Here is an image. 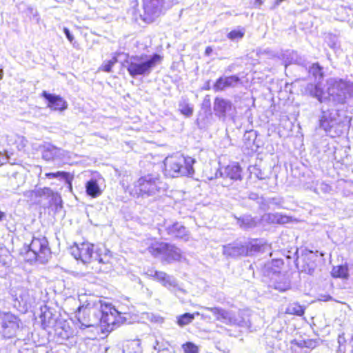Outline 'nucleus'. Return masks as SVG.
Returning <instances> with one entry per match:
<instances>
[{
    "mask_svg": "<svg viewBox=\"0 0 353 353\" xmlns=\"http://www.w3.org/2000/svg\"><path fill=\"white\" fill-rule=\"evenodd\" d=\"M72 254L84 264H92L91 268L94 273H108L114 270V258L105 247H99L94 250V245L89 242L76 244Z\"/></svg>",
    "mask_w": 353,
    "mask_h": 353,
    "instance_id": "obj_1",
    "label": "nucleus"
},
{
    "mask_svg": "<svg viewBox=\"0 0 353 353\" xmlns=\"http://www.w3.org/2000/svg\"><path fill=\"white\" fill-rule=\"evenodd\" d=\"M196 160L190 156L179 152L167 156L163 160V171L167 177L192 176Z\"/></svg>",
    "mask_w": 353,
    "mask_h": 353,
    "instance_id": "obj_2",
    "label": "nucleus"
},
{
    "mask_svg": "<svg viewBox=\"0 0 353 353\" xmlns=\"http://www.w3.org/2000/svg\"><path fill=\"white\" fill-rule=\"evenodd\" d=\"M19 255L30 263H44L50 258L51 251L45 237H33L30 244L23 245L19 250Z\"/></svg>",
    "mask_w": 353,
    "mask_h": 353,
    "instance_id": "obj_3",
    "label": "nucleus"
},
{
    "mask_svg": "<svg viewBox=\"0 0 353 353\" xmlns=\"http://www.w3.org/2000/svg\"><path fill=\"white\" fill-rule=\"evenodd\" d=\"M160 183L152 174L142 176L134 183L130 194L137 198L154 196L160 191Z\"/></svg>",
    "mask_w": 353,
    "mask_h": 353,
    "instance_id": "obj_4",
    "label": "nucleus"
},
{
    "mask_svg": "<svg viewBox=\"0 0 353 353\" xmlns=\"http://www.w3.org/2000/svg\"><path fill=\"white\" fill-rule=\"evenodd\" d=\"M99 325L102 332H110L120 323V312L110 303L99 302Z\"/></svg>",
    "mask_w": 353,
    "mask_h": 353,
    "instance_id": "obj_5",
    "label": "nucleus"
},
{
    "mask_svg": "<svg viewBox=\"0 0 353 353\" xmlns=\"http://www.w3.org/2000/svg\"><path fill=\"white\" fill-rule=\"evenodd\" d=\"M163 60V57L159 54H154L150 59L145 61H141V57L134 56L131 58L127 68L130 75L134 77L138 75H143L149 73L151 69L156 65L160 63Z\"/></svg>",
    "mask_w": 353,
    "mask_h": 353,
    "instance_id": "obj_6",
    "label": "nucleus"
},
{
    "mask_svg": "<svg viewBox=\"0 0 353 353\" xmlns=\"http://www.w3.org/2000/svg\"><path fill=\"white\" fill-rule=\"evenodd\" d=\"M98 305L99 303H88L79 307L77 319L82 325L89 327L99 323Z\"/></svg>",
    "mask_w": 353,
    "mask_h": 353,
    "instance_id": "obj_7",
    "label": "nucleus"
},
{
    "mask_svg": "<svg viewBox=\"0 0 353 353\" xmlns=\"http://www.w3.org/2000/svg\"><path fill=\"white\" fill-rule=\"evenodd\" d=\"M143 13L141 19L146 23H153L161 14L165 0H141Z\"/></svg>",
    "mask_w": 353,
    "mask_h": 353,
    "instance_id": "obj_8",
    "label": "nucleus"
},
{
    "mask_svg": "<svg viewBox=\"0 0 353 353\" xmlns=\"http://www.w3.org/2000/svg\"><path fill=\"white\" fill-rule=\"evenodd\" d=\"M2 333L5 338L10 339L19 328V319L11 313H4L1 318Z\"/></svg>",
    "mask_w": 353,
    "mask_h": 353,
    "instance_id": "obj_9",
    "label": "nucleus"
},
{
    "mask_svg": "<svg viewBox=\"0 0 353 353\" xmlns=\"http://www.w3.org/2000/svg\"><path fill=\"white\" fill-rule=\"evenodd\" d=\"M41 97L47 101V106L52 110L62 112L68 108L67 101L60 95L43 91Z\"/></svg>",
    "mask_w": 353,
    "mask_h": 353,
    "instance_id": "obj_10",
    "label": "nucleus"
},
{
    "mask_svg": "<svg viewBox=\"0 0 353 353\" xmlns=\"http://www.w3.org/2000/svg\"><path fill=\"white\" fill-rule=\"evenodd\" d=\"M147 251L154 258L162 257L165 249L168 247L167 243L159 241L156 237H149L145 240Z\"/></svg>",
    "mask_w": 353,
    "mask_h": 353,
    "instance_id": "obj_11",
    "label": "nucleus"
},
{
    "mask_svg": "<svg viewBox=\"0 0 353 353\" xmlns=\"http://www.w3.org/2000/svg\"><path fill=\"white\" fill-rule=\"evenodd\" d=\"M167 245L162 255V261L168 263L180 261L182 258L181 250L173 244L167 243Z\"/></svg>",
    "mask_w": 353,
    "mask_h": 353,
    "instance_id": "obj_12",
    "label": "nucleus"
},
{
    "mask_svg": "<svg viewBox=\"0 0 353 353\" xmlns=\"http://www.w3.org/2000/svg\"><path fill=\"white\" fill-rule=\"evenodd\" d=\"M239 81L240 79L237 76L221 77L216 80L213 89L216 92L223 91L227 88L234 85Z\"/></svg>",
    "mask_w": 353,
    "mask_h": 353,
    "instance_id": "obj_13",
    "label": "nucleus"
},
{
    "mask_svg": "<svg viewBox=\"0 0 353 353\" xmlns=\"http://www.w3.org/2000/svg\"><path fill=\"white\" fill-rule=\"evenodd\" d=\"M232 108V103L223 98L216 97L214 102V110L219 117H225L228 110Z\"/></svg>",
    "mask_w": 353,
    "mask_h": 353,
    "instance_id": "obj_14",
    "label": "nucleus"
},
{
    "mask_svg": "<svg viewBox=\"0 0 353 353\" xmlns=\"http://www.w3.org/2000/svg\"><path fill=\"white\" fill-rule=\"evenodd\" d=\"M168 233L174 239L188 240V233L186 228L178 223L170 226L168 229Z\"/></svg>",
    "mask_w": 353,
    "mask_h": 353,
    "instance_id": "obj_15",
    "label": "nucleus"
},
{
    "mask_svg": "<svg viewBox=\"0 0 353 353\" xmlns=\"http://www.w3.org/2000/svg\"><path fill=\"white\" fill-rule=\"evenodd\" d=\"M330 275L334 279L347 280L350 278L349 266L347 263L333 266Z\"/></svg>",
    "mask_w": 353,
    "mask_h": 353,
    "instance_id": "obj_16",
    "label": "nucleus"
},
{
    "mask_svg": "<svg viewBox=\"0 0 353 353\" xmlns=\"http://www.w3.org/2000/svg\"><path fill=\"white\" fill-rule=\"evenodd\" d=\"M242 168L239 163H232L225 168V175L232 180H241Z\"/></svg>",
    "mask_w": 353,
    "mask_h": 353,
    "instance_id": "obj_17",
    "label": "nucleus"
},
{
    "mask_svg": "<svg viewBox=\"0 0 353 353\" xmlns=\"http://www.w3.org/2000/svg\"><path fill=\"white\" fill-rule=\"evenodd\" d=\"M332 86L334 89L343 93L344 98L347 95L350 96L353 88V85L348 81L343 79H339L333 82Z\"/></svg>",
    "mask_w": 353,
    "mask_h": 353,
    "instance_id": "obj_18",
    "label": "nucleus"
},
{
    "mask_svg": "<svg viewBox=\"0 0 353 353\" xmlns=\"http://www.w3.org/2000/svg\"><path fill=\"white\" fill-rule=\"evenodd\" d=\"M86 194L92 198H97L102 194L97 181L96 179H91L85 183Z\"/></svg>",
    "mask_w": 353,
    "mask_h": 353,
    "instance_id": "obj_19",
    "label": "nucleus"
},
{
    "mask_svg": "<svg viewBox=\"0 0 353 353\" xmlns=\"http://www.w3.org/2000/svg\"><path fill=\"white\" fill-rule=\"evenodd\" d=\"M28 196L31 199H41L46 196H51L53 193L52 190L48 187H44L43 188H39L36 190H30L28 192Z\"/></svg>",
    "mask_w": 353,
    "mask_h": 353,
    "instance_id": "obj_20",
    "label": "nucleus"
},
{
    "mask_svg": "<svg viewBox=\"0 0 353 353\" xmlns=\"http://www.w3.org/2000/svg\"><path fill=\"white\" fill-rule=\"evenodd\" d=\"M305 307L298 302H294L288 305L285 313L287 314L302 316L305 314Z\"/></svg>",
    "mask_w": 353,
    "mask_h": 353,
    "instance_id": "obj_21",
    "label": "nucleus"
},
{
    "mask_svg": "<svg viewBox=\"0 0 353 353\" xmlns=\"http://www.w3.org/2000/svg\"><path fill=\"white\" fill-rule=\"evenodd\" d=\"M151 276L154 280L161 283L164 286L172 285V282L169 275L164 272L154 270Z\"/></svg>",
    "mask_w": 353,
    "mask_h": 353,
    "instance_id": "obj_22",
    "label": "nucleus"
},
{
    "mask_svg": "<svg viewBox=\"0 0 353 353\" xmlns=\"http://www.w3.org/2000/svg\"><path fill=\"white\" fill-rule=\"evenodd\" d=\"M208 310L214 315L217 321H225L230 320V314L222 308L214 307H208Z\"/></svg>",
    "mask_w": 353,
    "mask_h": 353,
    "instance_id": "obj_23",
    "label": "nucleus"
},
{
    "mask_svg": "<svg viewBox=\"0 0 353 353\" xmlns=\"http://www.w3.org/2000/svg\"><path fill=\"white\" fill-rule=\"evenodd\" d=\"M199 315V312H196L195 314H191V313H184L181 315H179L176 318V323L180 327H183L186 325L190 324L192 322V321L194 319V316Z\"/></svg>",
    "mask_w": 353,
    "mask_h": 353,
    "instance_id": "obj_24",
    "label": "nucleus"
},
{
    "mask_svg": "<svg viewBox=\"0 0 353 353\" xmlns=\"http://www.w3.org/2000/svg\"><path fill=\"white\" fill-rule=\"evenodd\" d=\"M45 176L48 179L62 177L70 185H71L72 181L73 179L72 175H71L69 172L63 171H58L57 172H47L45 174Z\"/></svg>",
    "mask_w": 353,
    "mask_h": 353,
    "instance_id": "obj_25",
    "label": "nucleus"
},
{
    "mask_svg": "<svg viewBox=\"0 0 353 353\" xmlns=\"http://www.w3.org/2000/svg\"><path fill=\"white\" fill-rule=\"evenodd\" d=\"M334 118L323 115L320 119V126L326 132H331L333 126H334Z\"/></svg>",
    "mask_w": 353,
    "mask_h": 353,
    "instance_id": "obj_26",
    "label": "nucleus"
},
{
    "mask_svg": "<svg viewBox=\"0 0 353 353\" xmlns=\"http://www.w3.org/2000/svg\"><path fill=\"white\" fill-rule=\"evenodd\" d=\"M284 265V261L281 259H272L268 267V270L270 272L275 274L279 273Z\"/></svg>",
    "mask_w": 353,
    "mask_h": 353,
    "instance_id": "obj_27",
    "label": "nucleus"
},
{
    "mask_svg": "<svg viewBox=\"0 0 353 353\" xmlns=\"http://www.w3.org/2000/svg\"><path fill=\"white\" fill-rule=\"evenodd\" d=\"M118 59L116 57H113L110 60L105 61L99 68V71L105 72H111L113 66L117 63Z\"/></svg>",
    "mask_w": 353,
    "mask_h": 353,
    "instance_id": "obj_28",
    "label": "nucleus"
},
{
    "mask_svg": "<svg viewBox=\"0 0 353 353\" xmlns=\"http://www.w3.org/2000/svg\"><path fill=\"white\" fill-rule=\"evenodd\" d=\"M245 35V29L243 28H240L236 30H232L228 34H227V37L232 40H239L242 39Z\"/></svg>",
    "mask_w": 353,
    "mask_h": 353,
    "instance_id": "obj_29",
    "label": "nucleus"
},
{
    "mask_svg": "<svg viewBox=\"0 0 353 353\" xmlns=\"http://www.w3.org/2000/svg\"><path fill=\"white\" fill-rule=\"evenodd\" d=\"M184 353H199V347L192 342H186L182 345Z\"/></svg>",
    "mask_w": 353,
    "mask_h": 353,
    "instance_id": "obj_30",
    "label": "nucleus"
},
{
    "mask_svg": "<svg viewBox=\"0 0 353 353\" xmlns=\"http://www.w3.org/2000/svg\"><path fill=\"white\" fill-rule=\"evenodd\" d=\"M180 112L185 117H190L193 113V108L188 103H181Z\"/></svg>",
    "mask_w": 353,
    "mask_h": 353,
    "instance_id": "obj_31",
    "label": "nucleus"
},
{
    "mask_svg": "<svg viewBox=\"0 0 353 353\" xmlns=\"http://www.w3.org/2000/svg\"><path fill=\"white\" fill-rule=\"evenodd\" d=\"M56 150V148H54V147L52 148V149L51 148L45 149L42 153L43 159L46 161H50L51 159H53L54 157H55V154H53L52 152H53V150Z\"/></svg>",
    "mask_w": 353,
    "mask_h": 353,
    "instance_id": "obj_32",
    "label": "nucleus"
},
{
    "mask_svg": "<svg viewBox=\"0 0 353 353\" xmlns=\"http://www.w3.org/2000/svg\"><path fill=\"white\" fill-rule=\"evenodd\" d=\"M315 267H316V265H315L314 261H310L307 264H305L303 265V271H304L305 272H306L309 274H312L314 271Z\"/></svg>",
    "mask_w": 353,
    "mask_h": 353,
    "instance_id": "obj_33",
    "label": "nucleus"
},
{
    "mask_svg": "<svg viewBox=\"0 0 353 353\" xmlns=\"http://www.w3.org/2000/svg\"><path fill=\"white\" fill-rule=\"evenodd\" d=\"M246 3L250 8H259L263 3V0H245Z\"/></svg>",
    "mask_w": 353,
    "mask_h": 353,
    "instance_id": "obj_34",
    "label": "nucleus"
},
{
    "mask_svg": "<svg viewBox=\"0 0 353 353\" xmlns=\"http://www.w3.org/2000/svg\"><path fill=\"white\" fill-rule=\"evenodd\" d=\"M290 286L289 282L284 283L283 285H281V283L280 282H278L275 285V288L281 292L286 291L288 289H290Z\"/></svg>",
    "mask_w": 353,
    "mask_h": 353,
    "instance_id": "obj_35",
    "label": "nucleus"
},
{
    "mask_svg": "<svg viewBox=\"0 0 353 353\" xmlns=\"http://www.w3.org/2000/svg\"><path fill=\"white\" fill-rule=\"evenodd\" d=\"M311 68L314 70V74L316 72H319L320 76H323L322 70L323 68L319 64V63H314L312 65Z\"/></svg>",
    "mask_w": 353,
    "mask_h": 353,
    "instance_id": "obj_36",
    "label": "nucleus"
},
{
    "mask_svg": "<svg viewBox=\"0 0 353 353\" xmlns=\"http://www.w3.org/2000/svg\"><path fill=\"white\" fill-rule=\"evenodd\" d=\"M63 32L67 37V39L70 41L72 42V40H73V37L72 36V34H70V30L67 28H65L63 29Z\"/></svg>",
    "mask_w": 353,
    "mask_h": 353,
    "instance_id": "obj_37",
    "label": "nucleus"
},
{
    "mask_svg": "<svg viewBox=\"0 0 353 353\" xmlns=\"http://www.w3.org/2000/svg\"><path fill=\"white\" fill-rule=\"evenodd\" d=\"M205 106V110L209 111L210 110L211 104L210 99H205L203 103V108Z\"/></svg>",
    "mask_w": 353,
    "mask_h": 353,
    "instance_id": "obj_38",
    "label": "nucleus"
},
{
    "mask_svg": "<svg viewBox=\"0 0 353 353\" xmlns=\"http://www.w3.org/2000/svg\"><path fill=\"white\" fill-rule=\"evenodd\" d=\"M212 48L210 47V46H208L205 48V54L207 55V56H209L211 54V53L212 52Z\"/></svg>",
    "mask_w": 353,
    "mask_h": 353,
    "instance_id": "obj_39",
    "label": "nucleus"
},
{
    "mask_svg": "<svg viewBox=\"0 0 353 353\" xmlns=\"http://www.w3.org/2000/svg\"><path fill=\"white\" fill-rule=\"evenodd\" d=\"M4 216H5L4 212H3L0 210V221L2 220Z\"/></svg>",
    "mask_w": 353,
    "mask_h": 353,
    "instance_id": "obj_40",
    "label": "nucleus"
},
{
    "mask_svg": "<svg viewBox=\"0 0 353 353\" xmlns=\"http://www.w3.org/2000/svg\"><path fill=\"white\" fill-rule=\"evenodd\" d=\"M237 248H239L238 247H232V248H231V249L233 250L234 251V250H236Z\"/></svg>",
    "mask_w": 353,
    "mask_h": 353,
    "instance_id": "obj_41",
    "label": "nucleus"
}]
</instances>
